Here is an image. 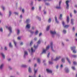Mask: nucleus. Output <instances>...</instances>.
I'll list each match as a JSON object with an SVG mask.
<instances>
[{
	"label": "nucleus",
	"instance_id": "nucleus-1",
	"mask_svg": "<svg viewBox=\"0 0 77 77\" xmlns=\"http://www.w3.org/2000/svg\"><path fill=\"white\" fill-rule=\"evenodd\" d=\"M49 48H50V46L48 45L47 47H46V49L45 50H44L43 51V52L42 53V54H43V53H45V54L46 53V51H47L48 49H49Z\"/></svg>",
	"mask_w": 77,
	"mask_h": 77
},
{
	"label": "nucleus",
	"instance_id": "nucleus-2",
	"mask_svg": "<svg viewBox=\"0 0 77 77\" xmlns=\"http://www.w3.org/2000/svg\"><path fill=\"white\" fill-rule=\"evenodd\" d=\"M69 3V1L67 0L66 1V8L67 9H69V4H68Z\"/></svg>",
	"mask_w": 77,
	"mask_h": 77
},
{
	"label": "nucleus",
	"instance_id": "nucleus-3",
	"mask_svg": "<svg viewBox=\"0 0 77 77\" xmlns=\"http://www.w3.org/2000/svg\"><path fill=\"white\" fill-rule=\"evenodd\" d=\"M75 47H71V50H73V53H76V51L75 50Z\"/></svg>",
	"mask_w": 77,
	"mask_h": 77
},
{
	"label": "nucleus",
	"instance_id": "nucleus-4",
	"mask_svg": "<svg viewBox=\"0 0 77 77\" xmlns=\"http://www.w3.org/2000/svg\"><path fill=\"white\" fill-rule=\"evenodd\" d=\"M51 49L52 51H53L54 52L55 51L53 49V42H51Z\"/></svg>",
	"mask_w": 77,
	"mask_h": 77
},
{
	"label": "nucleus",
	"instance_id": "nucleus-5",
	"mask_svg": "<svg viewBox=\"0 0 77 77\" xmlns=\"http://www.w3.org/2000/svg\"><path fill=\"white\" fill-rule=\"evenodd\" d=\"M46 71L47 72H48L49 73H52L53 71L52 70H50V69H46Z\"/></svg>",
	"mask_w": 77,
	"mask_h": 77
},
{
	"label": "nucleus",
	"instance_id": "nucleus-6",
	"mask_svg": "<svg viewBox=\"0 0 77 77\" xmlns=\"http://www.w3.org/2000/svg\"><path fill=\"white\" fill-rule=\"evenodd\" d=\"M50 32L51 34L52 35H54V34H56V31H55L53 32L52 31H50Z\"/></svg>",
	"mask_w": 77,
	"mask_h": 77
},
{
	"label": "nucleus",
	"instance_id": "nucleus-7",
	"mask_svg": "<svg viewBox=\"0 0 77 77\" xmlns=\"http://www.w3.org/2000/svg\"><path fill=\"white\" fill-rule=\"evenodd\" d=\"M67 22L68 23H69V16L67 17Z\"/></svg>",
	"mask_w": 77,
	"mask_h": 77
},
{
	"label": "nucleus",
	"instance_id": "nucleus-8",
	"mask_svg": "<svg viewBox=\"0 0 77 77\" xmlns=\"http://www.w3.org/2000/svg\"><path fill=\"white\" fill-rule=\"evenodd\" d=\"M60 57H61L60 56L57 57L54 60H55V61H57V60H59V59Z\"/></svg>",
	"mask_w": 77,
	"mask_h": 77
},
{
	"label": "nucleus",
	"instance_id": "nucleus-9",
	"mask_svg": "<svg viewBox=\"0 0 77 77\" xmlns=\"http://www.w3.org/2000/svg\"><path fill=\"white\" fill-rule=\"evenodd\" d=\"M55 20L56 22L57 23V24L59 23V22L57 20V17H56V16H55Z\"/></svg>",
	"mask_w": 77,
	"mask_h": 77
},
{
	"label": "nucleus",
	"instance_id": "nucleus-10",
	"mask_svg": "<svg viewBox=\"0 0 77 77\" xmlns=\"http://www.w3.org/2000/svg\"><path fill=\"white\" fill-rule=\"evenodd\" d=\"M8 30H9V31H10V33L12 32V28L11 26H10L8 28Z\"/></svg>",
	"mask_w": 77,
	"mask_h": 77
},
{
	"label": "nucleus",
	"instance_id": "nucleus-11",
	"mask_svg": "<svg viewBox=\"0 0 77 77\" xmlns=\"http://www.w3.org/2000/svg\"><path fill=\"white\" fill-rule=\"evenodd\" d=\"M73 21H74V20L73 19H71V23L72 25H74V22Z\"/></svg>",
	"mask_w": 77,
	"mask_h": 77
},
{
	"label": "nucleus",
	"instance_id": "nucleus-12",
	"mask_svg": "<svg viewBox=\"0 0 77 77\" xmlns=\"http://www.w3.org/2000/svg\"><path fill=\"white\" fill-rule=\"evenodd\" d=\"M65 71L66 72H69V70L67 68H66L65 69Z\"/></svg>",
	"mask_w": 77,
	"mask_h": 77
},
{
	"label": "nucleus",
	"instance_id": "nucleus-13",
	"mask_svg": "<svg viewBox=\"0 0 77 77\" xmlns=\"http://www.w3.org/2000/svg\"><path fill=\"white\" fill-rule=\"evenodd\" d=\"M26 27H27L28 29H30V25L29 24H27V25H26Z\"/></svg>",
	"mask_w": 77,
	"mask_h": 77
},
{
	"label": "nucleus",
	"instance_id": "nucleus-14",
	"mask_svg": "<svg viewBox=\"0 0 77 77\" xmlns=\"http://www.w3.org/2000/svg\"><path fill=\"white\" fill-rule=\"evenodd\" d=\"M28 71L30 73H31V72H32V70L31 69V68H30V67H29Z\"/></svg>",
	"mask_w": 77,
	"mask_h": 77
},
{
	"label": "nucleus",
	"instance_id": "nucleus-15",
	"mask_svg": "<svg viewBox=\"0 0 77 77\" xmlns=\"http://www.w3.org/2000/svg\"><path fill=\"white\" fill-rule=\"evenodd\" d=\"M1 54L3 58L4 59H5V55H4V54H3L2 53H1Z\"/></svg>",
	"mask_w": 77,
	"mask_h": 77
},
{
	"label": "nucleus",
	"instance_id": "nucleus-16",
	"mask_svg": "<svg viewBox=\"0 0 77 77\" xmlns=\"http://www.w3.org/2000/svg\"><path fill=\"white\" fill-rule=\"evenodd\" d=\"M62 14H60V17H59V19H60V20H62Z\"/></svg>",
	"mask_w": 77,
	"mask_h": 77
},
{
	"label": "nucleus",
	"instance_id": "nucleus-17",
	"mask_svg": "<svg viewBox=\"0 0 77 77\" xmlns=\"http://www.w3.org/2000/svg\"><path fill=\"white\" fill-rule=\"evenodd\" d=\"M50 25L48 26V27L46 28V30L47 31H48V30H49V29H50Z\"/></svg>",
	"mask_w": 77,
	"mask_h": 77
},
{
	"label": "nucleus",
	"instance_id": "nucleus-18",
	"mask_svg": "<svg viewBox=\"0 0 77 77\" xmlns=\"http://www.w3.org/2000/svg\"><path fill=\"white\" fill-rule=\"evenodd\" d=\"M37 63H39L40 62V59L38 58L37 59Z\"/></svg>",
	"mask_w": 77,
	"mask_h": 77
},
{
	"label": "nucleus",
	"instance_id": "nucleus-19",
	"mask_svg": "<svg viewBox=\"0 0 77 77\" xmlns=\"http://www.w3.org/2000/svg\"><path fill=\"white\" fill-rule=\"evenodd\" d=\"M28 54H27V51H24V57H25V55H27Z\"/></svg>",
	"mask_w": 77,
	"mask_h": 77
},
{
	"label": "nucleus",
	"instance_id": "nucleus-20",
	"mask_svg": "<svg viewBox=\"0 0 77 77\" xmlns=\"http://www.w3.org/2000/svg\"><path fill=\"white\" fill-rule=\"evenodd\" d=\"M35 50H33V48H31V52L32 53H33V52H35Z\"/></svg>",
	"mask_w": 77,
	"mask_h": 77
},
{
	"label": "nucleus",
	"instance_id": "nucleus-21",
	"mask_svg": "<svg viewBox=\"0 0 77 77\" xmlns=\"http://www.w3.org/2000/svg\"><path fill=\"white\" fill-rule=\"evenodd\" d=\"M69 25H66L64 26V27L65 28H68L69 27Z\"/></svg>",
	"mask_w": 77,
	"mask_h": 77
},
{
	"label": "nucleus",
	"instance_id": "nucleus-22",
	"mask_svg": "<svg viewBox=\"0 0 77 77\" xmlns=\"http://www.w3.org/2000/svg\"><path fill=\"white\" fill-rule=\"evenodd\" d=\"M38 45H37V46L34 45V48H35V49H36V48H38Z\"/></svg>",
	"mask_w": 77,
	"mask_h": 77
},
{
	"label": "nucleus",
	"instance_id": "nucleus-23",
	"mask_svg": "<svg viewBox=\"0 0 77 77\" xmlns=\"http://www.w3.org/2000/svg\"><path fill=\"white\" fill-rule=\"evenodd\" d=\"M3 64H2L0 66V69H2V68H3Z\"/></svg>",
	"mask_w": 77,
	"mask_h": 77
},
{
	"label": "nucleus",
	"instance_id": "nucleus-24",
	"mask_svg": "<svg viewBox=\"0 0 77 77\" xmlns=\"http://www.w3.org/2000/svg\"><path fill=\"white\" fill-rule=\"evenodd\" d=\"M66 59L67 60L68 62L69 63H71V62L69 61V60L68 58H66Z\"/></svg>",
	"mask_w": 77,
	"mask_h": 77
},
{
	"label": "nucleus",
	"instance_id": "nucleus-25",
	"mask_svg": "<svg viewBox=\"0 0 77 77\" xmlns=\"http://www.w3.org/2000/svg\"><path fill=\"white\" fill-rule=\"evenodd\" d=\"M34 74H36V73L38 71V70L36 69V70H35V69H34Z\"/></svg>",
	"mask_w": 77,
	"mask_h": 77
},
{
	"label": "nucleus",
	"instance_id": "nucleus-26",
	"mask_svg": "<svg viewBox=\"0 0 77 77\" xmlns=\"http://www.w3.org/2000/svg\"><path fill=\"white\" fill-rule=\"evenodd\" d=\"M29 21H30V20L29 19H27L26 20V23H28Z\"/></svg>",
	"mask_w": 77,
	"mask_h": 77
},
{
	"label": "nucleus",
	"instance_id": "nucleus-27",
	"mask_svg": "<svg viewBox=\"0 0 77 77\" xmlns=\"http://www.w3.org/2000/svg\"><path fill=\"white\" fill-rule=\"evenodd\" d=\"M61 61L62 62H63V63H65V59L64 58H62L61 60Z\"/></svg>",
	"mask_w": 77,
	"mask_h": 77
},
{
	"label": "nucleus",
	"instance_id": "nucleus-28",
	"mask_svg": "<svg viewBox=\"0 0 77 77\" xmlns=\"http://www.w3.org/2000/svg\"><path fill=\"white\" fill-rule=\"evenodd\" d=\"M51 18H50L48 20V22L50 23H51Z\"/></svg>",
	"mask_w": 77,
	"mask_h": 77
},
{
	"label": "nucleus",
	"instance_id": "nucleus-29",
	"mask_svg": "<svg viewBox=\"0 0 77 77\" xmlns=\"http://www.w3.org/2000/svg\"><path fill=\"white\" fill-rule=\"evenodd\" d=\"M22 67H23V68H26L27 67V66L24 65H23L21 66Z\"/></svg>",
	"mask_w": 77,
	"mask_h": 77
},
{
	"label": "nucleus",
	"instance_id": "nucleus-30",
	"mask_svg": "<svg viewBox=\"0 0 77 77\" xmlns=\"http://www.w3.org/2000/svg\"><path fill=\"white\" fill-rule=\"evenodd\" d=\"M56 8L57 9H61V7H56Z\"/></svg>",
	"mask_w": 77,
	"mask_h": 77
},
{
	"label": "nucleus",
	"instance_id": "nucleus-31",
	"mask_svg": "<svg viewBox=\"0 0 77 77\" xmlns=\"http://www.w3.org/2000/svg\"><path fill=\"white\" fill-rule=\"evenodd\" d=\"M9 47L11 48H12V45H11V43H10Z\"/></svg>",
	"mask_w": 77,
	"mask_h": 77
},
{
	"label": "nucleus",
	"instance_id": "nucleus-32",
	"mask_svg": "<svg viewBox=\"0 0 77 77\" xmlns=\"http://www.w3.org/2000/svg\"><path fill=\"white\" fill-rule=\"evenodd\" d=\"M36 18H37V19H38L39 21H41V18L39 17L38 16H37Z\"/></svg>",
	"mask_w": 77,
	"mask_h": 77
},
{
	"label": "nucleus",
	"instance_id": "nucleus-33",
	"mask_svg": "<svg viewBox=\"0 0 77 77\" xmlns=\"http://www.w3.org/2000/svg\"><path fill=\"white\" fill-rule=\"evenodd\" d=\"M37 43H38V44H40L41 43V40H39L37 42Z\"/></svg>",
	"mask_w": 77,
	"mask_h": 77
},
{
	"label": "nucleus",
	"instance_id": "nucleus-34",
	"mask_svg": "<svg viewBox=\"0 0 77 77\" xmlns=\"http://www.w3.org/2000/svg\"><path fill=\"white\" fill-rule=\"evenodd\" d=\"M38 33V30L36 31L35 33V35H37Z\"/></svg>",
	"mask_w": 77,
	"mask_h": 77
},
{
	"label": "nucleus",
	"instance_id": "nucleus-35",
	"mask_svg": "<svg viewBox=\"0 0 77 77\" xmlns=\"http://www.w3.org/2000/svg\"><path fill=\"white\" fill-rule=\"evenodd\" d=\"M20 32V30L19 29H18L17 30V35H19Z\"/></svg>",
	"mask_w": 77,
	"mask_h": 77
},
{
	"label": "nucleus",
	"instance_id": "nucleus-36",
	"mask_svg": "<svg viewBox=\"0 0 77 77\" xmlns=\"http://www.w3.org/2000/svg\"><path fill=\"white\" fill-rule=\"evenodd\" d=\"M14 43L15 46H17V43L15 41H14Z\"/></svg>",
	"mask_w": 77,
	"mask_h": 77
},
{
	"label": "nucleus",
	"instance_id": "nucleus-37",
	"mask_svg": "<svg viewBox=\"0 0 77 77\" xmlns=\"http://www.w3.org/2000/svg\"><path fill=\"white\" fill-rule=\"evenodd\" d=\"M72 68L73 69V70H75V67L74 66H72Z\"/></svg>",
	"mask_w": 77,
	"mask_h": 77
},
{
	"label": "nucleus",
	"instance_id": "nucleus-38",
	"mask_svg": "<svg viewBox=\"0 0 77 77\" xmlns=\"http://www.w3.org/2000/svg\"><path fill=\"white\" fill-rule=\"evenodd\" d=\"M72 57H74V58H75L76 57V56H77V55H72Z\"/></svg>",
	"mask_w": 77,
	"mask_h": 77
},
{
	"label": "nucleus",
	"instance_id": "nucleus-39",
	"mask_svg": "<svg viewBox=\"0 0 77 77\" xmlns=\"http://www.w3.org/2000/svg\"><path fill=\"white\" fill-rule=\"evenodd\" d=\"M63 32L64 33H66V31L65 30H64L63 31Z\"/></svg>",
	"mask_w": 77,
	"mask_h": 77
},
{
	"label": "nucleus",
	"instance_id": "nucleus-40",
	"mask_svg": "<svg viewBox=\"0 0 77 77\" xmlns=\"http://www.w3.org/2000/svg\"><path fill=\"white\" fill-rule=\"evenodd\" d=\"M29 32H30L31 34H32V35H33L34 33V32H31V31H29Z\"/></svg>",
	"mask_w": 77,
	"mask_h": 77
},
{
	"label": "nucleus",
	"instance_id": "nucleus-41",
	"mask_svg": "<svg viewBox=\"0 0 77 77\" xmlns=\"http://www.w3.org/2000/svg\"><path fill=\"white\" fill-rule=\"evenodd\" d=\"M49 64H53V63L52 62H51L50 61H49Z\"/></svg>",
	"mask_w": 77,
	"mask_h": 77
},
{
	"label": "nucleus",
	"instance_id": "nucleus-42",
	"mask_svg": "<svg viewBox=\"0 0 77 77\" xmlns=\"http://www.w3.org/2000/svg\"><path fill=\"white\" fill-rule=\"evenodd\" d=\"M62 3V1H60L59 2V5L60 6V4H61V3Z\"/></svg>",
	"mask_w": 77,
	"mask_h": 77
},
{
	"label": "nucleus",
	"instance_id": "nucleus-43",
	"mask_svg": "<svg viewBox=\"0 0 77 77\" xmlns=\"http://www.w3.org/2000/svg\"><path fill=\"white\" fill-rule=\"evenodd\" d=\"M73 63L74 65H76L77 64V63L75 61H74L73 62Z\"/></svg>",
	"mask_w": 77,
	"mask_h": 77
},
{
	"label": "nucleus",
	"instance_id": "nucleus-44",
	"mask_svg": "<svg viewBox=\"0 0 77 77\" xmlns=\"http://www.w3.org/2000/svg\"><path fill=\"white\" fill-rule=\"evenodd\" d=\"M11 11H9V17H10V16H11Z\"/></svg>",
	"mask_w": 77,
	"mask_h": 77
},
{
	"label": "nucleus",
	"instance_id": "nucleus-45",
	"mask_svg": "<svg viewBox=\"0 0 77 77\" xmlns=\"http://www.w3.org/2000/svg\"><path fill=\"white\" fill-rule=\"evenodd\" d=\"M0 31H1V32H3V29H2V28H1L0 29Z\"/></svg>",
	"mask_w": 77,
	"mask_h": 77
},
{
	"label": "nucleus",
	"instance_id": "nucleus-46",
	"mask_svg": "<svg viewBox=\"0 0 77 77\" xmlns=\"http://www.w3.org/2000/svg\"><path fill=\"white\" fill-rule=\"evenodd\" d=\"M74 12L75 14H76V13L77 12V11L75 10H74Z\"/></svg>",
	"mask_w": 77,
	"mask_h": 77
},
{
	"label": "nucleus",
	"instance_id": "nucleus-47",
	"mask_svg": "<svg viewBox=\"0 0 77 77\" xmlns=\"http://www.w3.org/2000/svg\"><path fill=\"white\" fill-rule=\"evenodd\" d=\"M45 4L47 5V6H49L50 5V4L48 3H46Z\"/></svg>",
	"mask_w": 77,
	"mask_h": 77
},
{
	"label": "nucleus",
	"instance_id": "nucleus-48",
	"mask_svg": "<svg viewBox=\"0 0 77 77\" xmlns=\"http://www.w3.org/2000/svg\"><path fill=\"white\" fill-rule=\"evenodd\" d=\"M51 0H43V1L45 2L46 1H51Z\"/></svg>",
	"mask_w": 77,
	"mask_h": 77
},
{
	"label": "nucleus",
	"instance_id": "nucleus-49",
	"mask_svg": "<svg viewBox=\"0 0 77 77\" xmlns=\"http://www.w3.org/2000/svg\"><path fill=\"white\" fill-rule=\"evenodd\" d=\"M14 14H15V15H18V13H17L16 12H14Z\"/></svg>",
	"mask_w": 77,
	"mask_h": 77
},
{
	"label": "nucleus",
	"instance_id": "nucleus-50",
	"mask_svg": "<svg viewBox=\"0 0 77 77\" xmlns=\"http://www.w3.org/2000/svg\"><path fill=\"white\" fill-rule=\"evenodd\" d=\"M62 24L63 26H64V25H65V22H64V21L62 22Z\"/></svg>",
	"mask_w": 77,
	"mask_h": 77
},
{
	"label": "nucleus",
	"instance_id": "nucleus-51",
	"mask_svg": "<svg viewBox=\"0 0 77 77\" xmlns=\"http://www.w3.org/2000/svg\"><path fill=\"white\" fill-rule=\"evenodd\" d=\"M50 53H49L48 55V57H49V56H50Z\"/></svg>",
	"mask_w": 77,
	"mask_h": 77
},
{
	"label": "nucleus",
	"instance_id": "nucleus-52",
	"mask_svg": "<svg viewBox=\"0 0 77 77\" xmlns=\"http://www.w3.org/2000/svg\"><path fill=\"white\" fill-rule=\"evenodd\" d=\"M39 11H41V6L39 7Z\"/></svg>",
	"mask_w": 77,
	"mask_h": 77
},
{
	"label": "nucleus",
	"instance_id": "nucleus-53",
	"mask_svg": "<svg viewBox=\"0 0 77 77\" xmlns=\"http://www.w3.org/2000/svg\"><path fill=\"white\" fill-rule=\"evenodd\" d=\"M34 9H35V8H34V7H32V11H33V10H34Z\"/></svg>",
	"mask_w": 77,
	"mask_h": 77
},
{
	"label": "nucleus",
	"instance_id": "nucleus-54",
	"mask_svg": "<svg viewBox=\"0 0 77 77\" xmlns=\"http://www.w3.org/2000/svg\"><path fill=\"white\" fill-rule=\"evenodd\" d=\"M17 39H18V40H20L21 39V38L20 37H18L17 38Z\"/></svg>",
	"mask_w": 77,
	"mask_h": 77
},
{
	"label": "nucleus",
	"instance_id": "nucleus-55",
	"mask_svg": "<svg viewBox=\"0 0 77 77\" xmlns=\"http://www.w3.org/2000/svg\"><path fill=\"white\" fill-rule=\"evenodd\" d=\"M70 16L71 18H72V14L71 13H70Z\"/></svg>",
	"mask_w": 77,
	"mask_h": 77
},
{
	"label": "nucleus",
	"instance_id": "nucleus-56",
	"mask_svg": "<svg viewBox=\"0 0 77 77\" xmlns=\"http://www.w3.org/2000/svg\"><path fill=\"white\" fill-rule=\"evenodd\" d=\"M72 30L73 31H74V30H75V28L74 27H73Z\"/></svg>",
	"mask_w": 77,
	"mask_h": 77
},
{
	"label": "nucleus",
	"instance_id": "nucleus-57",
	"mask_svg": "<svg viewBox=\"0 0 77 77\" xmlns=\"http://www.w3.org/2000/svg\"><path fill=\"white\" fill-rule=\"evenodd\" d=\"M33 44V42H32V41H31V42L30 43V45H32Z\"/></svg>",
	"mask_w": 77,
	"mask_h": 77
},
{
	"label": "nucleus",
	"instance_id": "nucleus-58",
	"mask_svg": "<svg viewBox=\"0 0 77 77\" xmlns=\"http://www.w3.org/2000/svg\"><path fill=\"white\" fill-rule=\"evenodd\" d=\"M32 30H34L35 29V27H34L33 26L32 28Z\"/></svg>",
	"mask_w": 77,
	"mask_h": 77
},
{
	"label": "nucleus",
	"instance_id": "nucleus-59",
	"mask_svg": "<svg viewBox=\"0 0 77 77\" xmlns=\"http://www.w3.org/2000/svg\"><path fill=\"white\" fill-rule=\"evenodd\" d=\"M56 68L57 69H58V68H59V65H57V66H56Z\"/></svg>",
	"mask_w": 77,
	"mask_h": 77
},
{
	"label": "nucleus",
	"instance_id": "nucleus-60",
	"mask_svg": "<svg viewBox=\"0 0 77 77\" xmlns=\"http://www.w3.org/2000/svg\"><path fill=\"white\" fill-rule=\"evenodd\" d=\"M42 35V33H40V34H39V36H41Z\"/></svg>",
	"mask_w": 77,
	"mask_h": 77
},
{
	"label": "nucleus",
	"instance_id": "nucleus-61",
	"mask_svg": "<svg viewBox=\"0 0 77 77\" xmlns=\"http://www.w3.org/2000/svg\"><path fill=\"white\" fill-rule=\"evenodd\" d=\"M21 45H23V42H21L20 44Z\"/></svg>",
	"mask_w": 77,
	"mask_h": 77
},
{
	"label": "nucleus",
	"instance_id": "nucleus-62",
	"mask_svg": "<svg viewBox=\"0 0 77 77\" xmlns=\"http://www.w3.org/2000/svg\"><path fill=\"white\" fill-rule=\"evenodd\" d=\"M30 5H31V6H32V5H33V2H31L30 4Z\"/></svg>",
	"mask_w": 77,
	"mask_h": 77
},
{
	"label": "nucleus",
	"instance_id": "nucleus-63",
	"mask_svg": "<svg viewBox=\"0 0 77 77\" xmlns=\"http://www.w3.org/2000/svg\"><path fill=\"white\" fill-rule=\"evenodd\" d=\"M5 50H7V48H6V47H5Z\"/></svg>",
	"mask_w": 77,
	"mask_h": 77
},
{
	"label": "nucleus",
	"instance_id": "nucleus-64",
	"mask_svg": "<svg viewBox=\"0 0 77 77\" xmlns=\"http://www.w3.org/2000/svg\"><path fill=\"white\" fill-rule=\"evenodd\" d=\"M34 40H35V41H36V40H37V38H34Z\"/></svg>",
	"mask_w": 77,
	"mask_h": 77
}]
</instances>
